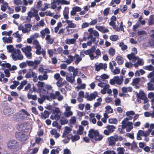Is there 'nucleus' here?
<instances>
[{"mask_svg": "<svg viewBox=\"0 0 154 154\" xmlns=\"http://www.w3.org/2000/svg\"><path fill=\"white\" fill-rule=\"evenodd\" d=\"M96 48L95 46H93L90 49L84 51L85 55H89L91 60H93L95 59H97L99 56H101V53L100 50L97 49L95 51Z\"/></svg>", "mask_w": 154, "mask_h": 154, "instance_id": "1", "label": "nucleus"}, {"mask_svg": "<svg viewBox=\"0 0 154 154\" xmlns=\"http://www.w3.org/2000/svg\"><path fill=\"white\" fill-rule=\"evenodd\" d=\"M7 146L9 149H13L16 152H20L21 149L17 141L14 140H11L8 141L7 144Z\"/></svg>", "mask_w": 154, "mask_h": 154, "instance_id": "2", "label": "nucleus"}, {"mask_svg": "<svg viewBox=\"0 0 154 154\" xmlns=\"http://www.w3.org/2000/svg\"><path fill=\"white\" fill-rule=\"evenodd\" d=\"M123 139L122 137L120 136L115 135L113 136L108 138V140L110 145L113 146L115 145L116 142L121 141Z\"/></svg>", "mask_w": 154, "mask_h": 154, "instance_id": "3", "label": "nucleus"}, {"mask_svg": "<svg viewBox=\"0 0 154 154\" xmlns=\"http://www.w3.org/2000/svg\"><path fill=\"white\" fill-rule=\"evenodd\" d=\"M32 26V25L30 23L25 24L24 26L21 24L18 26V29L19 30H21L23 33H26L31 31Z\"/></svg>", "mask_w": 154, "mask_h": 154, "instance_id": "4", "label": "nucleus"}, {"mask_svg": "<svg viewBox=\"0 0 154 154\" xmlns=\"http://www.w3.org/2000/svg\"><path fill=\"white\" fill-rule=\"evenodd\" d=\"M23 52L24 53L26 57L28 59H31L32 58V54L31 51L32 48L30 46H27L21 48Z\"/></svg>", "mask_w": 154, "mask_h": 154, "instance_id": "5", "label": "nucleus"}, {"mask_svg": "<svg viewBox=\"0 0 154 154\" xmlns=\"http://www.w3.org/2000/svg\"><path fill=\"white\" fill-rule=\"evenodd\" d=\"M13 53L11 54L13 59L16 61L17 60H22L23 58V56L21 54L20 51L19 49H17L13 51Z\"/></svg>", "mask_w": 154, "mask_h": 154, "instance_id": "6", "label": "nucleus"}, {"mask_svg": "<svg viewBox=\"0 0 154 154\" xmlns=\"http://www.w3.org/2000/svg\"><path fill=\"white\" fill-rule=\"evenodd\" d=\"M123 81V77L122 76H114L113 78L111 79L110 81V83L111 85H114L116 84L118 85H121Z\"/></svg>", "mask_w": 154, "mask_h": 154, "instance_id": "7", "label": "nucleus"}, {"mask_svg": "<svg viewBox=\"0 0 154 154\" xmlns=\"http://www.w3.org/2000/svg\"><path fill=\"white\" fill-rule=\"evenodd\" d=\"M65 108V111L63 113L64 115L66 117L71 116L73 115V112L71 111V107L68 106L67 104L65 103L63 106Z\"/></svg>", "mask_w": 154, "mask_h": 154, "instance_id": "8", "label": "nucleus"}, {"mask_svg": "<svg viewBox=\"0 0 154 154\" xmlns=\"http://www.w3.org/2000/svg\"><path fill=\"white\" fill-rule=\"evenodd\" d=\"M137 97L140 99L144 100V103H147L148 102V99L145 96V94L143 91L140 90L139 93H137Z\"/></svg>", "mask_w": 154, "mask_h": 154, "instance_id": "9", "label": "nucleus"}, {"mask_svg": "<svg viewBox=\"0 0 154 154\" xmlns=\"http://www.w3.org/2000/svg\"><path fill=\"white\" fill-rule=\"evenodd\" d=\"M122 128L124 129L126 128V131L127 132L130 131L133 128L132 126V122H122Z\"/></svg>", "mask_w": 154, "mask_h": 154, "instance_id": "10", "label": "nucleus"}, {"mask_svg": "<svg viewBox=\"0 0 154 154\" xmlns=\"http://www.w3.org/2000/svg\"><path fill=\"white\" fill-rule=\"evenodd\" d=\"M15 136L19 140L24 141L27 139V136L26 134L22 132H18L16 133Z\"/></svg>", "mask_w": 154, "mask_h": 154, "instance_id": "11", "label": "nucleus"}, {"mask_svg": "<svg viewBox=\"0 0 154 154\" xmlns=\"http://www.w3.org/2000/svg\"><path fill=\"white\" fill-rule=\"evenodd\" d=\"M24 115L21 113H17L14 114L13 117V119L16 121H20L25 120Z\"/></svg>", "mask_w": 154, "mask_h": 154, "instance_id": "12", "label": "nucleus"}, {"mask_svg": "<svg viewBox=\"0 0 154 154\" xmlns=\"http://www.w3.org/2000/svg\"><path fill=\"white\" fill-rule=\"evenodd\" d=\"M41 63V61L39 60H35L34 61H27L26 63L29 66H33L34 69H37L38 65Z\"/></svg>", "mask_w": 154, "mask_h": 154, "instance_id": "13", "label": "nucleus"}, {"mask_svg": "<svg viewBox=\"0 0 154 154\" xmlns=\"http://www.w3.org/2000/svg\"><path fill=\"white\" fill-rule=\"evenodd\" d=\"M107 64L106 63H99L98 64H95L94 65V68L95 70L97 71H99L101 69H103L105 70L107 68Z\"/></svg>", "mask_w": 154, "mask_h": 154, "instance_id": "14", "label": "nucleus"}, {"mask_svg": "<svg viewBox=\"0 0 154 154\" xmlns=\"http://www.w3.org/2000/svg\"><path fill=\"white\" fill-rule=\"evenodd\" d=\"M98 94L96 92H94L89 94L88 93H87L85 95V97L87 98L88 100L91 101L94 99L96 97H97Z\"/></svg>", "mask_w": 154, "mask_h": 154, "instance_id": "15", "label": "nucleus"}, {"mask_svg": "<svg viewBox=\"0 0 154 154\" xmlns=\"http://www.w3.org/2000/svg\"><path fill=\"white\" fill-rule=\"evenodd\" d=\"M98 132L97 131H94L93 129H91L89 131L88 136L91 139L93 142H94V140L96 135L97 134Z\"/></svg>", "mask_w": 154, "mask_h": 154, "instance_id": "16", "label": "nucleus"}, {"mask_svg": "<svg viewBox=\"0 0 154 154\" xmlns=\"http://www.w3.org/2000/svg\"><path fill=\"white\" fill-rule=\"evenodd\" d=\"M65 22L67 24V25L66 26V28H73L76 27V25L75 23H72L71 20L68 19L66 20Z\"/></svg>", "mask_w": 154, "mask_h": 154, "instance_id": "17", "label": "nucleus"}, {"mask_svg": "<svg viewBox=\"0 0 154 154\" xmlns=\"http://www.w3.org/2000/svg\"><path fill=\"white\" fill-rule=\"evenodd\" d=\"M127 57L128 59L131 60L133 62H135L138 58V57L135 55L134 53H131L130 54H128Z\"/></svg>", "mask_w": 154, "mask_h": 154, "instance_id": "18", "label": "nucleus"}, {"mask_svg": "<svg viewBox=\"0 0 154 154\" xmlns=\"http://www.w3.org/2000/svg\"><path fill=\"white\" fill-rule=\"evenodd\" d=\"M45 23L43 20H41L39 22V24L37 23L36 25H34L33 26L32 29L33 30H36L38 29L40 26H43Z\"/></svg>", "mask_w": 154, "mask_h": 154, "instance_id": "19", "label": "nucleus"}, {"mask_svg": "<svg viewBox=\"0 0 154 154\" xmlns=\"http://www.w3.org/2000/svg\"><path fill=\"white\" fill-rule=\"evenodd\" d=\"M60 94V92L58 91L55 92V93H51L50 94L49 98L50 100L49 101L51 100L52 99H56L57 96L59 95Z\"/></svg>", "mask_w": 154, "mask_h": 154, "instance_id": "20", "label": "nucleus"}, {"mask_svg": "<svg viewBox=\"0 0 154 154\" xmlns=\"http://www.w3.org/2000/svg\"><path fill=\"white\" fill-rule=\"evenodd\" d=\"M74 60H75V63L77 65L80 61L82 60V58L79 55L77 54H75L74 56Z\"/></svg>", "mask_w": 154, "mask_h": 154, "instance_id": "21", "label": "nucleus"}, {"mask_svg": "<svg viewBox=\"0 0 154 154\" xmlns=\"http://www.w3.org/2000/svg\"><path fill=\"white\" fill-rule=\"evenodd\" d=\"M71 131V128L68 127H65V131L62 135V137H64L66 136L68 134L70 133Z\"/></svg>", "mask_w": 154, "mask_h": 154, "instance_id": "22", "label": "nucleus"}, {"mask_svg": "<svg viewBox=\"0 0 154 154\" xmlns=\"http://www.w3.org/2000/svg\"><path fill=\"white\" fill-rule=\"evenodd\" d=\"M50 33V31L48 28H46L45 29L42 30L40 32L42 37L43 38H45L46 35H48Z\"/></svg>", "mask_w": 154, "mask_h": 154, "instance_id": "23", "label": "nucleus"}, {"mask_svg": "<svg viewBox=\"0 0 154 154\" xmlns=\"http://www.w3.org/2000/svg\"><path fill=\"white\" fill-rule=\"evenodd\" d=\"M13 37L10 36L8 37H4L2 38V39L4 43H10L12 42Z\"/></svg>", "mask_w": 154, "mask_h": 154, "instance_id": "24", "label": "nucleus"}, {"mask_svg": "<svg viewBox=\"0 0 154 154\" xmlns=\"http://www.w3.org/2000/svg\"><path fill=\"white\" fill-rule=\"evenodd\" d=\"M95 27L97 29L102 32L106 33L109 31V30L107 29H105L104 27L103 26H96Z\"/></svg>", "mask_w": 154, "mask_h": 154, "instance_id": "25", "label": "nucleus"}, {"mask_svg": "<svg viewBox=\"0 0 154 154\" xmlns=\"http://www.w3.org/2000/svg\"><path fill=\"white\" fill-rule=\"evenodd\" d=\"M3 112L5 115L8 116L13 113V111L12 109L10 108L7 107L4 109Z\"/></svg>", "mask_w": 154, "mask_h": 154, "instance_id": "26", "label": "nucleus"}, {"mask_svg": "<svg viewBox=\"0 0 154 154\" xmlns=\"http://www.w3.org/2000/svg\"><path fill=\"white\" fill-rule=\"evenodd\" d=\"M66 79L67 81L71 83H73L75 81V77L73 75H71L70 76L66 75Z\"/></svg>", "mask_w": 154, "mask_h": 154, "instance_id": "27", "label": "nucleus"}, {"mask_svg": "<svg viewBox=\"0 0 154 154\" xmlns=\"http://www.w3.org/2000/svg\"><path fill=\"white\" fill-rule=\"evenodd\" d=\"M69 8L66 7L63 11V15L65 19L67 20L69 18Z\"/></svg>", "mask_w": 154, "mask_h": 154, "instance_id": "28", "label": "nucleus"}, {"mask_svg": "<svg viewBox=\"0 0 154 154\" xmlns=\"http://www.w3.org/2000/svg\"><path fill=\"white\" fill-rule=\"evenodd\" d=\"M45 39L48 44H51L54 42L53 40L51 38V35H47Z\"/></svg>", "mask_w": 154, "mask_h": 154, "instance_id": "29", "label": "nucleus"}, {"mask_svg": "<svg viewBox=\"0 0 154 154\" xmlns=\"http://www.w3.org/2000/svg\"><path fill=\"white\" fill-rule=\"evenodd\" d=\"M49 116V112L46 110H45L44 112L41 113V116L43 119H45L48 118Z\"/></svg>", "mask_w": 154, "mask_h": 154, "instance_id": "30", "label": "nucleus"}, {"mask_svg": "<svg viewBox=\"0 0 154 154\" xmlns=\"http://www.w3.org/2000/svg\"><path fill=\"white\" fill-rule=\"evenodd\" d=\"M76 40L75 38H67L65 41V42L67 44H73L75 43Z\"/></svg>", "mask_w": 154, "mask_h": 154, "instance_id": "31", "label": "nucleus"}, {"mask_svg": "<svg viewBox=\"0 0 154 154\" xmlns=\"http://www.w3.org/2000/svg\"><path fill=\"white\" fill-rule=\"evenodd\" d=\"M116 59L119 65H120L123 64L124 62V59L122 57L118 56L116 57Z\"/></svg>", "mask_w": 154, "mask_h": 154, "instance_id": "32", "label": "nucleus"}, {"mask_svg": "<svg viewBox=\"0 0 154 154\" xmlns=\"http://www.w3.org/2000/svg\"><path fill=\"white\" fill-rule=\"evenodd\" d=\"M122 91L123 93H126L127 92H131L132 91V89L131 87H123L122 89Z\"/></svg>", "mask_w": 154, "mask_h": 154, "instance_id": "33", "label": "nucleus"}, {"mask_svg": "<svg viewBox=\"0 0 154 154\" xmlns=\"http://www.w3.org/2000/svg\"><path fill=\"white\" fill-rule=\"evenodd\" d=\"M48 75L46 74H44L43 75H40L38 76V79L40 81L46 80L48 79Z\"/></svg>", "mask_w": 154, "mask_h": 154, "instance_id": "34", "label": "nucleus"}, {"mask_svg": "<svg viewBox=\"0 0 154 154\" xmlns=\"http://www.w3.org/2000/svg\"><path fill=\"white\" fill-rule=\"evenodd\" d=\"M154 24V16H150L148 22V24L150 26Z\"/></svg>", "mask_w": 154, "mask_h": 154, "instance_id": "35", "label": "nucleus"}, {"mask_svg": "<svg viewBox=\"0 0 154 154\" xmlns=\"http://www.w3.org/2000/svg\"><path fill=\"white\" fill-rule=\"evenodd\" d=\"M106 128L109 130V132L112 133L114 131L116 128L113 125H108L106 127Z\"/></svg>", "mask_w": 154, "mask_h": 154, "instance_id": "36", "label": "nucleus"}, {"mask_svg": "<svg viewBox=\"0 0 154 154\" xmlns=\"http://www.w3.org/2000/svg\"><path fill=\"white\" fill-rule=\"evenodd\" d=\"M103 136L101 135H100L98 132H97V134L96 135L95 138L94 139V141H100L102 139Z\"/></svg>", "mask_w": 154, "mask_h": 154, "instance_id": "37", "label": "nucleus"}, {"mask_svg": "<svg viewBox=\"0 0 154 154\" xmlns=\"http://www.w3.org/2000/svg\"><path fill=\"white\" fill-rule=\"evenodd\" d=\"M61 150V149L59 147H57L55 149H52L51 152V154H59V152Z\"/></svg>", "mask_w": 154, "mask_h": 154, "instance_id": "38", "label": "nucleus"}, {"mask_svg": "<svg viewBox=\"0 0 154 154\" xmlns=\"http://www.w3.org/2000/svg\"><path fill=\"white\" fill-rule=\"evenodd\" d=\"M138 135L141 136H144L146 137L149 136V134L148 133H146V132H144L143 131L141 130H140L138 132Z\"/></svg>", "mask_w": 154, "mask_h": 154, "instance_id": "39", "label": "nucleus"}, {"mask_svg": "<svg viewBox=\"0 0 154 154\" xmlns=\"http://www.w3.org/2000/svg\"><path fill=\"white\" fill-rule=\"evenodd\" d=\"M36 85L38 88L39 90L41 89V88L45 87V84L44 82H41L39 81L38 82Z\"/></svg>", "mask_w": 154, "mask_h": 154, "instance_id": "40", "label": "nucleus"}, {"mask_svg": "<svg viewBox=\"0 0 154 154\" xmlns=\"http://www.w3.org/2000/svg\"><path fill=\"white\" fill-rule=\"evenodd\" d=\"M8 7V5L7 2H5L3 3V4L1 5V10L3 11H5L6 10L7 8Z\"/></svg>", "mask_w": 154, "mask_h": 154, "instance_id": "41", "label": "nucleus"}, {"mask_svg": "<svg viewBox=\"0 0 154 154\" xmlns=\"http://www.w3.org/2000/svg\"><path fill=\"white\" fill-rule=\"evenodd\" d=\"M7 48L9 52H11V54H12L13 53V51L14 50H17V49H14L13 48V47L12 45H8L7 46Z\"/></svg>", "mask_w": 154, "mask_h": 154, "instance_id": "42", "label": "nucleus"}, {"mask_svg": "<svg viewBox=\"0 0 154 154\" xmlns=\"http://www.w3.org/2000/svg\"><path fill=\"white\" fill-rule=\"evenodd\" d=\"M80 139V137L78 135L72 136L71 137V141L72 142L78 140Z\"/></svg>", "mask_w": 154, "mask_h": 154, "instance_id": "43", "label": "nucleus"}, {"mask_svg": "<svg viewBox=\"0 0 154 154\" xmlns=\"http://www.w3.org/2000/svg\"><path fill=\"white\" fill-rule=\"evenodd\" d=\"M44 8H40V10L42 11H45L46 9L51 8V5L47 3H45L44 4Z\"/></svg>", "mask_w": 154, "mask_h": 154, "instance_id": "44", "label": "nucleus"}, {"mask_svg": "<svg viewBox=\"0 0 154 154\" xmlns=\"http://www.w3.org/2000/svg\"><path fill=\"white\" fill-rule=\"evenodd\" d=\"M68 57L69 58L66 60V62L68 64H69L73 61L74 57L69 55Z\"/></svg>", "mask_w": 154, "mask_h": 154, "instance_id": "45", "label": "nucleus"}, {"mask_svg": "<svg viewBox=\"0 0 154 154\" xmlns=\"http://www.w3.org/2000/svg\"><path fill=\"white\" fill-rule=\"evenodd\" d=\"M109 86L108 85H106L104 86L103 89L101 91V93L103 94H105L107 91V89L109 88Z\"/></svg>", "mask_w": 154, "mask_h": 154, "instance_id": "46", "label": "nucleus"}, {"mask_svg": "<svg viewBox=\"0 0 154 154\" xmlns=\"http://www.w3.org/2000/svg\"><path fill=\"white\" fill-rule=\"evenodd\" d=\"M57 80V81L56 83L57 86L59 87H62L63 85V83L62 82V78H60L59 79Z\"/></svg>", "mask_w": 154, "mask_h": 154, "instance_id": "47", "label": "nucleus"}, {"mask_svg": "<svg viewBox=\"0 0 154 154\" xmlns=\"http://www.w3.org/2000/svg\"><path fill=\"white\" fill-rule=\"evenodd\" d=\"M153 66L151 65H147L143 67V69L149 71H152L153 69Z\"/></svg>", "mask_w": 154, "mask_h": 154, "instance_id": "48", "label": "nucleus"}, {"mask_svg": "<svg viewBox=\"0 0 154 154\" xmlns=\"http://www.w3.org/2000/svg\"><path fill=\"white\" fill-rule=\"evenodd\" d=\"M138 148L137 144L134 141L131 144L130 149L132 151H134Z\"/></svg>", "mask_w": 154, "mask_h": 154, "instance_id": "49", "label": "nucleus"}, {"mask_svg": "<svg viewBox=\"0 0 154 154\" xmlns=\"http://www.w3.org/2000/svg\"><path fill=\"white\" fill-rule=\"evenodd\" d=\"M117 151L118 154H124L125 150L122 147H118L117 149Z\"/></svg>", "mask_w": 154, "mask_h": 154, "instance_id": "50", "label": "nucleus"}, {"mask_svg": "<svg viewBox=\"0 0 154 154\" xmlns=\"http://www.w3.org/2000/svg\"><path fill=\"white\" fill-rule=\"evenodd\" d=\"M119 46L121 48L122 50L123 51L125 50L127 48V46L125 45L123 42H120L119 44Z\"/></svg>", "mask_w": 154, "mask_h": 154, "instance_id": "51", "label": "nucleus"}, {"mask_svg": "<svg viewBox=\"0 0 154 154\" xmlns=\"http://www.w3.org/2000/svg\"><path fill=\"white\" fill-rule=\"evenodd\" d=\"M60 123L62 125L67 124L68 122V121L67 119L64 117H62L60 120Z\"/></svg>", "mask_w": 154, "mask_h": 154, "instance_id": "52", "label": "nucleus"}, {"mask_svg": "<svg viewBox=\"0 0 154 154\" xmlns=\"http://www.w3.org/2000/svg\"><path fill=\"white\" fill-rule=\"evenodd\" d=\"M105 108L106 109V112L107 113H112L113 112V109L110 106H106Z\"/></svg>", "mask_w": 154, "mask_h": 154, "instance_id": "53", "label": "nucleus"}, {"mask_svg": "<svg viewBox=\"0 0 154 154\" xmlns=\"http://www.w3.org/2000/svg\"><path fill=\"white\" fill-rule=\"evenodd\" d=\"M76 120V117L75 116H72L69 120V122L71 124L73 125L75 123Z\"/></svg>", "mask_w": 154, "mask_h": 154, "instance_id": "54", "label": "nucleus"}, {"mask_svg": "<svg viewBox=\"0 0 154 154\" xmlns=\"http://www.w3.org/2000/svg\"><path fill=\"white\" fill-rule=\"evenodd\" d=\"M140 79L139 78H137L133 79L132 85H137L140 82Z\"/></svg>", "mask_w": 154, "mask_h": 154, "instance_id": "55", "label": "nucleus"}, {"mask_svg": "<svg viewBox=\"0 0 154 154\" xmlns=\"http://www.w3.org/2000/svg\"><path fill=\"white\" fill-rule=\"evenodd\" d=\"M84 130V128L83 126L80 125L79 127V130L77 131V134L78 135H81L83 133V131Z\"/></svg>", "mask_w": 154, "mask_h": 154, "instance_id": "56", "label": "nucleus"}, {"mask_svg": "<svg viewBox=\"0 0 154 154\" xmlns=\"http://www.w3.org/2000/svg\"><path fill=\"white\" fill-rule=\"evenodd\" d=\"M101 77L102 78L103 80H104L103 82H107V81L106 80V79H108L109 78V76L108 75L106 74H104L101 75Z\"/></svg>", "mask_w": 154, "mask_h": 154, "instance_id": "57", "label": "nucleus"}, {"mask_svg": "<svg viewBox=\"0 0 154 154\" xmlns=\"http://www.w3.org/2000/svg\"><path fill=\"white\" fill-rule=\"evenodd\" d=\"M109 122L110 123L116 124L117 122L118 121L116 118H111L109 119Z\"/></svg>", "mask_w": 154, "mask_h": 154, "instance_id": "58", "label": "nucleus"}, {"mask_svg": "<svg viewBox=\"0 0 154 154\" xmlns=\"http://www.w3.org/2000/svg\"><path fill=\"white\" fill-rule=\"evenodd\" d=\"M115 50L112 48H110L109 50V54L112 56H113L115 53Z\"/></svg>", "mask_w": 154, "mask_h": 154, "instance_id": "59", "label": "nucleus"}, {"mask_svg": "<svg viewBox=\"0 0 154 154\" xmlns=\"http://www.w3.org/2000/svg\"><path fill=\"white\" fill-rule=\"evenodd\" d=\"M118 36L117 35H111L110 37L111 40L113 41H116L118 39Z\"/></svg>", "mask_w": 154, "mask_h": 154, "instance_id": "60", "label": "nucleus"}, {"mask_svg": "<svg viewBox=\"0 0 154 154\" xmlns=\"http://www.w3.org/2000/svg\"><path fill=\"white\" fill-rule=\"evenodd\" d=\"M115 104L116 106L121 105V101L119 98H116L115 100Z\"/></svg>", "mask_w": 154, "mask_h": 154, "instance_id": "61", "label": "nucleus"}, {"mask_svg": "<svg viewBox=\"0 0 154 154\" xmlns=\"http://www.w3.org/2000/svg\"><path fill=\"white\" fill-rule=\"evenodd\" d=\"M12 32V31L11 30L9 31L8 32L6 31L3 32H2V35H6L8 36H10Z\"/></svg>", "mask_w": 154, "mask_h": 154, "instance_id": "62", "label": "nucleus"}, {"mask_svg": "<svg viewBox=\"0 0 154 154\" xmlns=\"http://www.w3.org/2000/svg\"><path fill=\"white\" fill-rule=\"evenodd\" d=\"M53 114H59L60 113V111L58 108L56 107L54 109H52Z\"/></svg>", "mask_w": 154, "mask_h": 154, "instance_id": "63", "label": "nucleus"}, {"mask_svg": "<svg viewBox=\"0 0 154 154\" xmlns=\"http://www.w3.org/2000/svg\"><path fill=\"white\" fill-rule=\"evenodd\" d=\"M148 85V90L151 91H152L153 87H154L153 85L151 84L150 82H149L147 84Z\"/></svg>", "mask_w": 154, "mask_h": 154, "instance_id": "64", "label": "nucleus"}]
</instances>
